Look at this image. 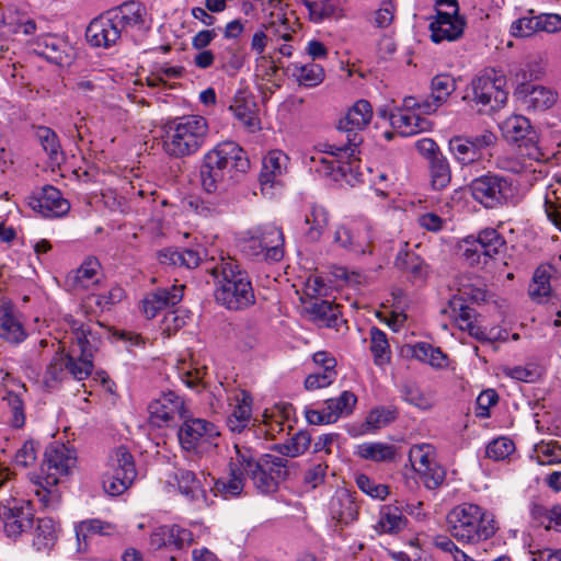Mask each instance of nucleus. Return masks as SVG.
Returning <instances> with one entry per match:
<instances>
[{"label":"nucleus","mask_w":561,"mask_h":561,"mask_svg":"<svg viewBox=\"0 0 561 561\" xmlns=\"http://www.w3.org/2000/svg\"><path fill=\"white\" fill-rule=\"evenodd\" d=\"M360 139L354 133L344 145L323 144L304 158L305 165L320 176L335 182H345L355 186L363 181L358 144Z\"/></svg>","instance_id":"1"},{"label":"nucleus","mask_w":561,"mask_h":561,"mask_svg":"<svg viewBox=\"0 0 561 561\" xmlns=\"http://www.w3.org/2000/svg\"><path fill=\"white\" fill-rule=\"evenodd\" d=\"M64 322L70 330V345L65 353L67 342L58 341L61 354L54 357L51 368L56 369L59 365L60 370L65 367L73 378L83 380L93 369V353L96 350L99 339L91 331L89 324L81 322L71 314L65 316Z\"/></svg>","instance_id":"2"},{"label":"nucleus","mask_w":561,"mask_h":561,"mask_svg":"<svg viewBox=\"0 0 561 561\" xmlns=\"http://www.w3.org/2000/svg\"><path fill=\"white\" fill-rule=\"evenodd\" d=\"M75 449L64 444H51L45 451V458L38 473L32 477L34 493L44 508H57L61 493L58 483L70 474L76 467Z\"/></svg>","instance_id":"3"},{"label":"nucleus","mask_w":561,"mask_h":561,"mask_svg":"<svg viewBox=\"0 0 561 561\" xmlns=\"http://www.w3.org/2000/svg\"><path fill=\"white\" fill-rule=\"evenodd\" d=\"M446 520L450 535L461 543L485 541L499 529L494 514L473 503L456 505L447 514Z\"/></svg>","instance_id":"4"},{"label":"nucleus","mask_w":561,"mask_h":561,"mask_svg":"<svg viewBox=\"0 0 561 561\" xmlns=\"http://www.w3.org/2000/svg\"><path fill=\"white\" fill-rule=\"evenodd\" d=\"M217 278L215 299L229 310H241L255 302L248 273L231 257H222L211 270Z\"/></svg>","instance_id":"5"},{"label":"nucleus","mask_w":561,"mask_h":561,"mask_svg":"<svg viewBox=\"0 0 561 561\" xmlns=\"http://www.w3.org/2000/svg\"><path fill=\"white\" fill-rule=\"evenodd\" d=\"M208 123L201 115H184L168 123L163 137V149L174 158L195 154L206 142Z\"/></svg>","instance_id":"6"},{"label":"nucleus","mask_w":561,"mask_h":561,"mask_svg":"<svg viewBox=\"0 0 561 561\" xmlns=\"http://www.w3.org/2000/svg\"><path fill=\"white\" fill-rule=\"evenodd\" d=\"M182 450L199 458L213 455L218 448L220 431L218 426L205 419L184 420L178 431Z\"/></svg>","instance_id":"7"},{"label":"nucleus","mask_w":561,"mask_h":561,"mask_svg":"<svg viewBox=\"0 0 561 561\" xmlns=\"http://www.w3.org/2000/svg\"><path fill=\"white\" fill-rule=\"evenodd\" d=\"M471 101L479 112L502 108L508 96L506 76L502 70L486 68L471 81Z\"/></svg>","instance_id":"8"},{"label":"nucleus","mask_w":561,"mask_h":561,"mask_svg":"<svg viewBox=\"0 0 561 561\" xmlns=\"http://www.w3.org/2000/svg\"><path fill=\"white\" fill-rule=\"evenodd\" d=\"M242 252L253 259L277 262L284 256V234L280 228L266 224L248 230L241 239Z\"/></svg>","instance_id":"9"},{"label":"nucleus","mask_w":561,"mask_h":561,"mask_svg":"<svg viewBox=\"0 0 561 561\" xmlns=\"http://www.w3.org/2000/svg\"><path fill=\"white\" fill-rule=\"evenodd\" d=\"M137 470L133 455L129 450L119 446L113 449L104 463L102 472V485L111 496L123 494L135 481Z\"/></svg>","instance_id":"10"},{"label":"nucleus","mask_w":561,"mask_h":561,"mask_svg":"<svg viewBox=\"0 0 561 561\" xmlns=\"http://www.w3.org/2000/svg\"><path fill=\"white\" fill-rule=\"evenodd\" d=\"M466 25L457 0H436L435 14L430 18L428 24L432 42H455L463 35Z\"/></svg>","instance_id":"11"},{"label":"nucleus","mask_w":561,"mask_h":561,"mask_svg":"<svg viewBox=\"0 0 561 561\" xmlns=\"http://www.w3.org/2000/svg\"><path fill=\"white\" fill-rule=\"evenodd\" d=\"M472 197L485 208H496L513 199L516 186L512 179L497 174H485L472 181Z\"/></svg>","instance_id":"12"},{"label":"nucleus","mask_w":561,"mask_h":561,"mask_svg":"<svg viewBox=\"0 0 561 561\" xmlns=\"http://www.w3.org/2000/svg\"><path fill=\"white\" fill-rule=\"evenodd\" d=\"M409 461L419 480L428 490L443 484L446 471L437 460L436 448L426 443L413 445L409 450Z\"/></svg>","instance_id":"13"},{"label":"nucleus","mask_w":561,"mask_h":561,"mask_svg":"<svg viewBox=\"0 0 561 561\" xmlns=\"http://www.w3.org/2000/svg\"><path fill=\"white\" fill-rule=\"evenodd\" d=\"M286 460L274 455H264L255 460L250 449L249 466H245L247 478L253 481L254 486L261 493H271L277 489V482L286 473Z\"/></svg>","instance_id":"14"},{"label":"nucleus","mask_w":561,"mask_h":561,"mask_svg":"<svg viewBox=\"0 0 561 561\" xmlns=\"http://www.w3.org/2000/svg\"><path fill=\"white\" fill-rule=\"evenodd\" d=\"M250 448L234 444V455L230 457L228 474L216 480L214 491L224 499L241 495L245 485V466H249Z\"/></svg>","instance_id":"15"},{"label":"nucleus","mask_w":561,"mask_h":561,"mask_svg":"<svg viewBox=\"0 0 561 561\" xmlns=\"http://www.w3.org/2000/svg\"><path fill=\"white\" fill-rule=\"evenodd\" d=\"M356 403L357 397L352 391L345 390L339 397L325 400L321 409L306 407L305 417L312 425L332 424L352 414Z\"/></svg>","instance_id":"16"},{"label":"nucleus","mask_w":561,"mask_h":561,"mask_svg":"<svg viewBox=\"0 0 561 561\" xmlns=\"http://www.w3.org/2000/svg\"><path fill=\"white\" fill-rule=\"evenodd\" d=\"M206 156L219 165L232 179L244 173L250 162L243 149L233 141H224L206 152Z\"/></svg>","instance_id":"17"},{"label":"nucleus","mask_w":561,"mask_h":561,"mask_svg":"<svg viewBox=\"0 0 561 561\" xmlns=\"http://www.w3.org/2000/svg\"><path fill=\"white\" fill-rule=\"evenodd\" d=\"M34 510L31 502H15L13 505L0 508V518L8 537L18 538L31 529L33 525Z\"/></svg>","instance_id":"18"},{"label":"nucleus","mask_w":561,"mask_h":561,"mask_svg":"<svg viewBox=\"0 0 561 561\" xmlns=\"http://www.w3.org/2000/svg\"><path fill=\"white\" fill-rule=\"evenodd\" d=\"M150 422L158 426H168L175 416L184 417L183 399L173 391L163 392L148 405Z\"/></svg>","instance_id":"19"},{"label":"nucleus","mask_w":561,"mask_h":561,"mask_svg":"<svg viewBox=\"0 0 561 561\" xmlns=\"http://www.w3.org/2000/svg\"><path fill=\"white\" fill-rule=\"evenodd\" d=\"M121 33V27L107 11L90 22L85 31V37L93 47L110 48L119 41Z\"/></svg>","instance_id":"20"},{"label":"nucleus","mask_w":561,"mask_h":561,"mask_svg":"<svg viewBox=\"0 0 561 561\" xmlns=\"http://www.w3.org/2000/svg\"><path fill=\"white\" fill-rule=\"evenodd\" d=\"M33 50L51 64L59 66L70 65L73 58L71 45L57 35H43L33 43Z\"/></svg>","instance_id":"21"},{"label":"nucleus","mask_w":561,"mask_h":561,"mask_svg":"<svg viewBox=\"0 0 561 561\" xmlns=\"http://www.w3.org/2000/svg\"><path fill=\"white\" fill-rule=\"evenodd\" d=\"M515 95L528 112H546L558 102V92L545 85L519 84Z\"/></svg>","instance_id":"22"},{"label":"nucleus","mask_w":561,"mask_h":561,"mask_svg":"<svg viewBox=\"0 0 561 561\" xmlns=\"http://www.w3.org/2000/svg\"><path fill=\"white\" fill-rule=\"evenodd\" d=\"M228 401L227 426L231 432L241 433L252 421L253 399L244 390H234L229 394Z\"/></svg>","instance_id":"23"},{"label":"nucleus","mask_w":561,"mask_h":561,"mask_svg":"<svg viewBox=\"0 0 561 561\" xmlns=\"http://www.w3.org/2000/svg\"><path fill=\"white\" fill-rule=\"evenodd\" d=\"M30 206L46 218L64 217L70 210V203L50 185L44 186L37 196L32 197Z\"/></svg>","instance_id":"24"},{"label":"nucleus","mask_w":561,"mask_h":561,"mask_svg":"<svg viewBox=\"0 0 561 561\" xmlns=\"http://www.w3.org/2000/svg\"><path fill=\"white\" fill-rule=\"evenodd\" d=\"M289 157L279 149L270 150L263 157L260 172V183L263 191L283 182L289 169Z\"/></svg>","instance_id":"25"},{"label":"nucleus","mask_w":561,"mask_h":561,"mask_svg":"<svg viewBox=\"0 0 561 561\" xmlns=\"http://www.w3.org/2000/svg\"><path fill=\"white\" fill-rule=\"evenodd\" d=\"M193 540V534L186 528L178 525L159 526L151 533L149 545L154 550L172 546L181 549L192 545Z\"/></svg>","instance_id":"26"},{"label":"nucleus","mask_w":561,"mask_h":561,"mask_svg":"<svg viewBox=\"0 0 561 561\" xmlns=\"http://www.w3.org/2000/svg\"><path fill=\"white\" fill-rule=\"evenodd\" d=\"M0 339L12 344H19L26 339L13 304L7 298L0 299Z\"/></svg>","instance_id":"27"},{"label":"nucleus","mask_w":561,"mask_h":561,"mask_svg":"<svg viewBox=\"0 0 561 561\" xmlns=\"http://www.w3.org/2000/svg\"><path fill=\"white\" fill-rule=\"evenodd\" d=\"M184 285H173L171 288H159L148 294L142 300V311L147 318H153L167 307L179 304L183 297Z\"/></svg>","instance_id":"28"},{"label":"nucleus","mask_w":561,"mask_h":561,"mask_svg":"<svg viewBox=\"0 0 561 561\" xmlns=\"http://www.w3.org/2000/svg\"><path fill=\"white\" fill-rule=\"evenodd\" d=\"M328 512L332 519L347 525L357 518L358 505L347 489H337L329 501Z\"/></svg>","instance_id":"29"},{"label":"nucleus","mask_w":561,"mask_h":561,"mask_svg":"<svg viewBox=\"0 0 561 561\" xmlns=\"http://www.w3.org/2000/svg\"><path fill=\"white\" fill-rule=\"evenodd\" d=\"M559 264H561V255L553 264H542L534 273L533 282L529 285V296L541 302L551 294V279L560 276Z\"/></svg>","instance_id":"30"},{"label":"nucleus","mask_w":561,"mask_h":561,"mask_svg":"<svg viewBox=\"0 0 561 561\" xmlns=\"http://www.w3.org/2000/svg\"><path fill=\"white\" fill-rule=\"evenodd\" d=\"M262 11L266 15L264 27H271L273 34L285 42L291 41L293 31L282 0H267L263 3Z\"/></svg>","instance_id":"31"},{"label":"nucleus","mask_w":561,"mask_h":561,"mask_svg":"<svg viewBox=\"0 0 561 561\" xmlns=\"http://www.w3.org/2000/svg\"><path fill=\"white\" fill-rule=\"evenodd\" d=\"M203 255H204V249L202 247H197L194 249L168 248V249L161 250L158 253V260L161 264H164V265L195 268L201 264V262L203 260Z\"/></svg>","instance_id":"32"},{"label":"nucleus","mask_w":561,"mask_h":561,"mask_svg":"<svg viewBox=\"0 0 561 561\" xmlns=\"http://www.w3.org/2000/svg\"><path fill=\"white\" fill-rule=\"evenodd\" d=\"M233 180L206 154L201 167L202 187L208 194L220 193Z\"/></svg>","instance_id":"33"},{"label":"nucleus","mask_w":561,"mask_h":561,"mask_svg":"<svg viewBox=\"0 0 561 561\" xmlns=\"http://www.w3.org/2000/svg\"><path fill=\"white\" fill-rule=\"evenodd\" d=\"M100 267L95 257H88L76 271L68 274L67 286L73 291L89 289L99 282Z\"/></svg>","instance_id":"34"},{"label":"nucleus","mask_w":561,"mask_h":561,"mask_svg":"<svg viewBox=\"0 0 561 561\" xmlns=\"http://www.w3.org/2000/svg\"><path fill=\"white\" fill-rule=\"evenodd\" d=\"M373 118V108L368 101L358 100L340 121L339 128L346 133L364 129ZM354 134H348L351 138Z\"/></svg>","instance_id":"35"},{"label":"nucleus","mask_w":561,"mask_h":561,"mask_svg":"<svg viewBox=\"0 0 561 561\" xmlns=\"http://www.w3.org/2000/svg\"><path fill=\"white\" fill-rule=\"evenodd\" d=\"M121 31L123 28H140L145 23L146 9L138 1H126L119 7L110 10Z\"/></svg>","instance_id":"36"},{"label":"nucleus","mask_w":561,"mask_h":561,"mask_svg":"<svg viewBox=\"0 0 561 561\" xmlns=\"http://www.w3.org/2000/svg\"><path fill=\"white\" fill-rule=\"evenodd\" d=\"M389 119L392 127L402 136H412L432 127L430 121L416 112H391Z\"/></svg>","instance_id":"37"},{"label":"nucleus","mask_w":561,"mask_h":561,"mask_svg":"<svg viewBox=\"0 0 561 561\" xmlns=\"http://www.w3.org/2000/svg\"><path fill=\"white\" fill-rule=\"evenodd\" d=\"M366 218H357L345 224L336 226L333 234V241L337 245L356 252L365 253V240L355 238L356 228H365Z\"/></svg>","instance_id":"38"},{"label":"nucleus","mask_w":561,"mask_h":561,"mask_svg":"<svg viewBox=\"0 0 561 561\" xmlns=\"http://www.w3.org/2000/svg\"><path fill=\"white\" fill-rule=\"evenodd\" d=\"M26 392L24 386H19L18 390H10L1 400V405L7 411L8 422L15 428H21L25 424V410L23 394Z\"/></svg>","instance_id":"39"},{"label":"nucleus","mask_w":561,"mask_h":561,"mask_svg":"<svg viewBox=\"0 0 561 561\" xmlns=\"http://www.w3.org/2000/svg\"><path fill=\"white\" fill-rule=\"evenodd\" d=\"M229 110L233 116L250 131L260 129L256 104L252 98L238 95L233 99Z\"/></svg>","instance_id":"40"},{"label":"nucleus","mask_w":561,"mask_h":561,"mask_svg":"<svg viewBox=\"0 0 561 561\" xmlns=\"http://www.w3.org/2000/svg\"><path fill=\"white\" fill-rule=\"evenodd\" d=\"M463 296L478 301L479 299H483L484 295L479 289L470 291L463 289L460 290L459 295L454 296L450 299L449 306L453 312V317L460 330H462V324L472 322L478 318L476 310L463 304Z\"/></svg>","instance_id":"41"},{"label":"nucleus","mask_w":561,"mask_h":561,"mask_svg":"<svg viewBox=\"0 0 561 561\" xmlns=\"http://www.w3.org/2000/svg\"><path fill=\"white\" fill-rule=\"evenodd\" d=\"M503 136L512 142L520 144L535 135L529 119L523 115H512L501 125Z\"/></svg>","instance_id":"42"},{"label":"nucleus","mask_w":561,"mask_h":561,"mask_svg":"<svg viewBox=\"0 0 561 561\" xmlns=\"http://www.w3.org/2000/svg\"><path fill=\"white\" fill-rule=\"evenodd\" d=\"M358 457L374 462H390L397 456V447L385 442H365L356 447Z\"/></svg>","instance_id":"43"},{"label":"nucleus","mask_w":561,"mask_h":561,"mask_svg":"<svg viewBox=\"0 0 561 561\" xmlns=\"http://www.w3.org/2000/svg\"><path fill=\"white\" fill-rule=\"evenodd\" d=\"M330 221V215L325 207L312 205L305 215V224L308 227L306 237L310 241H318Z\"/></svg>","instance_id":"44"},{"label":"nucleus","mask_w":561,"mask_h":561,"mask_svg":"<svg viewBox=\"0 0 561 561\" xmlns=\"http://www.w3.org/2000/svg\"><path fill=\"white\" fill-rule=\"evenodd\" d=\"M58 538V526L53 518H38L33 534V545L37 550L54 547Z\"/></svg>","instance_id":"45"},{"label":"nucleus","mask_w":561,"mask_h":561,"mask_svg":"<svg viewBox=\"0 0 561 561\" xmlns=\"http://www.w3.org/2000/svg\"><path fill=\"white\" fill-rule=\"evenodd\" d=\"M545 211L549 220L561 230V175H557L547 187Z\"/></svg>","instance_id":"46"},{"label":"nucleus","mask_w":561,"mask_h":561,"mask_svg":"<svg viewBox=\"0 0 561 561\" xmlns=\"http://www.w3.org/2000/svg\"><path fill=\"white\" fill-rule=\"evenodd\" d=\"M289 70L296 81L306 88L319 85L325 77L322 66L314 62L307 65H299L295 62L289 66Z\"/></svg>","instance_id":"47"},{"label":"nucleus","mask_w":561,"mask_h":561,"mask_svg":"<svg viewBox=\"0 0 561 561\" xmlns=\"http://www.w3.org/2000/svg\"><path fill=\"white\" fill-rule=\"evenodd\" d=\"M75 530L79 543L81 539L87 541L93 535L114 536L118 534V529L114 524L99 518L82 520L76 525Z\"/></svg>","instance_id":"48"},{"label":"nucleus","mask_w":561,"mask_h":561,"mask_svg":"<svg viewBox=\"0 0 561 561\" xmlns=\"http://www.w3.org/2000/svg\"><path fill=\"white\" fill-rule=\"evenodd\" d=\"M301 3L308 11L309 20L313 23L341 16L342 10L335 0H302Z\"/></svg>","instance_id":"49"},{"label":"nucleus","mask_w":561,"mask_h":561,"mask_svg":"<svg viewBox=\"0 0 561 561\" xmlns=\"http://www.w3.org/2000/svg\"><path fill=\"white\" fill-rule=\"evenodd\" d=\"M411 355L413 358L426 363L434 368L443 369L448 366V358L445 353L438 347L420 342L411 347Z\"/></svg>","instance_id":"50"},{"label":"nucleus","mask_w":561,"mask_h":561,"mask_svg":"<svg viewBox=\"0 0 561 561\" xmlns=\"http://www.w3.org/2000/svg\"><path fill=\"white\" fill-rule=\"evenodd\" d=\"M307 312L310 319L320 327H334L337 324L340 310L339 306H334L327 300L314 301Z\"/></svg>","instance_id":"51"},{"label":"nucleus","mask_w":561,"mask_h":561,"mask_svg":"<svg viewBox=\"0 0 561 561\" xmlns=\"http://www.w3.org/2000/svg\"><path fill=\"white\" fill-rule=\"evenodd\" d=\"M369 350L375 365L383 367L390 363L391 351L387 334L376 327H373L369 332Z\"/></svg>","instance_id":"52"},{"label":"nucleus","mask_w":561,"mask_h":561,"mask_svg":"<svg viewBox=\"0 0 561 561\" xmlns=\"http://www.w3.org/2000/svg\"><path fill=\"white\" fill-rule=\"evenodd\" d=\"M405 517L401 510L393 505H385L379 513L376 530L381 534L398 533L405 526Z\"/></svg>","instance_id":"53"},{"label":"nucleus","mask_w":561,"mask_h":561,"mask_svg":"<svg viewBox=\"0 0 561 561\" xmlns=\"http://www.w3.org/2000/svg\"><path fill=\"white\" fill-rule=\"evenodd\" d=\"M35 134L44 151L48 154L49 160L53 163L60 164L65 156L57 134L46 126H38Z\"/></svg>","instance_id":"54"},{"label":"nucleus","mask_w":561,"mask_h":561,"mask_svg":"<svg viewBox=\"0 0 561 561\" xmlns=\"http://www.w3.org/2000/svg\"><path fill=\"white\" fill-rule=\"evenodd\" d=\"M477 244L485 256L493 257L503 253L506 249V241L494 228H485L478 233Z\"/></svg>","instance_id":"55"},{"label":"nucleus","mask_w":561,"mask_h":561,"mask_svg":"<svg viewBox=\"0 0 561 561\" xmlns=\"http://www.w3.org/2000/svg\"><path fill=\"white\" fill-rule=\"evenodd\" d=\"M456 87L455 79L446 73L437 75L432 79L430 102L435 106V111L447 101Z\"/></svg>","instance_id":"56"},{"label":"nucleus","mask_w":561,"mask_h":561,"mask_svg":"<svg viewBox=\"0 0 561 561\" xmlns=\"http://www.w3.org/2000/svg\"><path fill=\"white\" fill-rule=\"evenodd\" d=\"M173 479L178 484L180 493L188 501H196L204 495L201 482L193 471L184 469L178 470Z\"/></svg>","instance_id":"57"},{"label":"nucleus","mask_w":561,"mask_h":561,"mask_svg":"<svg viewBox=\"0 0 561 561\" xmlns=\"http://www.w3.org/2000/svg\"><path fill=\"white\" fill-rule=\"evenodd\" d=\"M448 149L454 159L462 164L468 165L480 161L477 151L472 149L469 138L466 136H455L449 140Z\"/></svg>","instance_id":"58"},{"label":"nucleus","mask_w":561,"mask_h":561,"mask_svg":"<svg viewBox=\"0 0 561 561\" xmlns=\"http://www.w3.org/2000/svg\"><path fill=\"white\" fill-rule=\"evenodd\" d=\"M462 331H467L470 336L480 342H495L505 340L506 332L499 327H483L479 323L478 318L472 322L462 324Z\"/></svg>","instance_id":"59"},{"label":"nucleus","mask_w":561,"mask_h":561,"mask_svg":"<svg viewBox=\"0 0 561 561\" xmlns=\"http://www.w3.org/2000/svg\"><path fill=\"white\" fill-rule=\"evenodd\" d=\"M534 458L542 466L561 463V443L557 440L538 443L534 448Z\"/></svg>","instance_id":"60"},{"label":"nucleus","mask_w":561,"mask_h":561,"mask_svg":"<svg viewBox=\"0 0 561 561\" xmlns=\"http://www.w3.org/2000/svg\"><path fill=\"white\" fill-rule=\"evenodd\" d=\"M546 73V64L541 58L527 61L524 66L511 72L514 80L519 84H527V81L541 79Z\"/></svg>","instance_id":"61"},{"label":"nucleus","mask_w":561,"mask_h":561,"mask_svg":"<svg viewBox=\"0 0 561 561\" xmlns=\"http://www.w3.org/2000/svg\"><path fill=\"white\" fill-rule=\"evenodd\" d=\"M431 183L433 188H445L451 179L449 163L444 157H434L430 163Z\"/></svg>","instance_id":"62"},{"label":"nucleus","mask_w":561,"mask_h":561,"mask_svg":"<svg viewBox=\"0 0 561 561\" xmlns=\"http://www.w3.org/2000/svg\"><path fill=\"white\" fill-rule=\"evenodd\" d=\"M523 156L527 157L530 161L538 164L547 162L553 154L546 148L539 145L537 133L518 145Z\"/></svg>","instance_id":"63"},{"label":"nucleus","mask_w":561,"mask_h":561,"mask_svg":"<svg viewBox=\"0 0 561 561\" xmlns=\"http://www.w3.org/2000/svg\"><path fill=\"white\" fill-rule=\"evenodd\" d=\"M311 444V435L299 431L290 439L279 446V451L287 457H298L306 453Z\"/></svg>","instance_id":"64"}]
</instances>
